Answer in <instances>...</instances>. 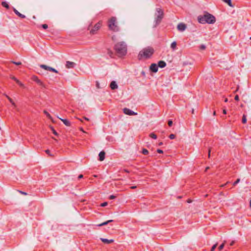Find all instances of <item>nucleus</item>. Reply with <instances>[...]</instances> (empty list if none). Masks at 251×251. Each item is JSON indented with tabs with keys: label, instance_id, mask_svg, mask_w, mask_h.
I'll list each match as a JSON object with an SVG mask.
<instances>
[{
	"label": "nucleus",
	"instance_id": "nucleus-1",
	"mask_svg": "<svg viewBox=\"0 0 251 251\" xmlns=\"http://www.w3.org/2000/svg\"><path fill=\"white\" fill-rule=\"evenodd\" d=\"M114 48L119 56H125L127 53V45L124 41L116 43Z\"/></svg>",
	"mask_w": 251,
	"mask_h": 251
},
{
	"label": "nucleus",
	"instance_id": "nucleus-2",
	"mask_svg": "<svg viewBox=\"0 0 251 251\" xmlns=\"http://www.w3.org/2000/svg\"><path fill=\"white\" fill-rule=\"evenodd\" d=\"M198 21L201 24H213L215 22L216 20L215 17L212 15L207 13L203 16L199 17Z\"/></svg>",
	"mask_w": 251,
	"mask_h": 251
},
{
	"label": "nucleus",
	"instance_id": "nucleus-3",
	"mask_svg": "<svg viewBox=\"0 0 251 251\" xmlns=\"http://www.w3.org/2000/svg\"><path fill=\"white\" fill-rule=\"evenodd\" d=\"M153 52L154 50L152 48L148 47L141 50L138 57L139 60H141L143 57L149 58L152 55Z\"/></svg>",
	"mask_w": 251,
	"mask_h": 251
},
{
	"label": "nucleus",
	"instance_id": "nucleus-4",
	"mask_svg": "<svg viewBox=\"0 0 251 251\" xmlns=\"http://www.w3.org/2000/svg\"><path fill=\"white\" fill-rule=\"evenodd\" d=\"M164 16V12L163 10L161 8H156V12L155 13V25L154 26L156 27L158 25L160 24L162 19Z\"/></svg>",
	"mask_w": 251,
	"mask_h": 251
},
{
	"label": "nucleus",
	"instance_id": "nucleus-5",
	"mask_svg": "<svg viewBox=\"0 0 251 251\" xmlns=\"http://www.w3.org/2000/svg\"><path fill=\"white\" fill-rule=\"evenodd\" d=\"M108 27L110 29L114 31H118V27L117 25L116 17H113L108 21Z\"/></svg>",
	"mask_w": 251,
	"mask_h": 251
},
{
	"label": "nucleus",
	"instance_id": "nucleus-6",
	"mask_svg": "<svg viewBox=\"0 0 251 251\" xmlns=\"http://www.w3.org/2000/svg\"><path fill=\"white\" fill-rule=\"evenodd\" d=\"M124 112L125 114L128 115H137V113L134 112L133 111L127 108H125L124 109Z\"/></svg>",
	"mask_w": 251,
	"mask_h": 251
},
{
	"label": "nucleus",
	"instance_id": "nucleus-7",
	"mask_svg": "<svg viewBox=\"0 0 251 251\" xmlns=\"http://www.w3.org/2000/svg\"><path fill=\"white\" fill-rule=\"evenodd\" d=\"M100 27V23H97L94 27L91 30L90 33L92 34H95L96 32L98 31Z\"/></svg>",
	"mask_w": 251,
	"mask_h": 251
},
{
	"label": "nucleus",
	"instance_id": "nucleus-8",
	"mask_svg": "<svg viewBox=\"0 0 251 251\" xmlns=\"http://www.w3.org/2000/svg\"><path fill=\"white\" fill-rule=\"evenodd\" d=\"M76 66V64L74 62L67 61L66 62L65 66L66 68L72 69L74 68Z\"/></svg>",
	"mask_w": 251,
	"mask_h": 251
},
{
	"label": "nucleus",
	"instance_id": "nucleus-9",
	"mask_svg": "<svg viewBox=\"0 0 251 251\" xmlns=\"http://www.w3.org/2000/svg\"><path fill=\"white\" fill-rule=\"evenodd\" d=\"M186 28V25L185 24L181 23L178 24L177 26V29L180 32L184 31Z\"/></svg>",
	"mask_w": 251,
	"mask_h": 251
},
{
	"label": "nucleus",
	"instance_id": "nucleus-10",
	"mask_svg": "<svg viewBox=\"0 0 251 251\" xmlns=\"http://www.w3.org/2000/svg\"><path fill=\"white\" fill-rule=\"evenodd\" d=\"M32 80L36 82L38 85L42 86L45 87L44 84L41 81V80H40L37 76L34 75L32 76Z\"/></svg>",
	"mask_w": 251,
	"mask_h": 251
},
{
	"label": "nucleus",
	"instance_id": "nucleus-11",
	"mask_svg": "<svg viewBox=\"0 0 251 251\" xmlns=\"http://www.w3.org/2000/svg\"><path fill=\"white\" fill-rule=\"evenodd\" d=\"M150 70L153 73H156L158 71V67L155 63L151 64L150 67Z\"/></svg>",
	"mask_w": 251,
	"mask_h": 251
},
{
	"label": "nucleus",
	"instance_id": "nucleus-12",
	"mask_svg": "<svg viewBox=\"0 0 251 251\" xmlns=\"http://www.w3.org/2000/svg\"><path fill=\"white\" fill-rule=\"evenodd\" d=\"M100 240L104 244H109L114 242L113 239H107L106 238H101Z\"/></svg>",
	"mask_w": 251,
	"mask_h": 251
},
{
	"label": "nucleus",
	"instance_id": "nucleus-13",
	"mask_svg": "<svg viewBox=\"0 0 251 251\" xmlns=\"http://www.w3.org/2000/svg\"><path fill=\"white\" fill-rule=\"evenodd\" d=\"M13 11L14 12L15 14L17 15L18 16L20 17L21 18H25V15L20 13L16 8L14 7H13Z\"/></svg>",
	"mask_w": 251,
	"mask_h": 251
},
{
	"label": "nucleus",
	"instance_id": "nucleus-14",
	"mask_svg": "<svg viewBox=\"0 0 251 251\" xmlns=\"http://www.w3.org/2000/svg\"><path fill=\"white\" fill-rule=\"evenodd\" d=\"M105 153L104 151H101L99 154V160L100 161H103L105 158Z\"/></svg>",
	"mask_w": 251,
	"mask_h": 251
},
{
	"label": "nucleus",
	"instance_id": "nucleus-15",
	"mask_svg": "<svg viewBox=\"0 0 251 251\" xmlns=\"http://www.w3.org/2000/svg\"><path fill=\"white\" fill-rule=\"evenodd\" d=\"M110 87L112 90H115L118 88V85L115 81H112L110 83Z\"/></svg>",
	"mask_w": 251,
	"mask_h": 251
},
{
	"label": "nucleus",
	"instance_id": "nucleus-16",
	"mask_svg": "<svg viewBox=\"0 0 251 251\" xmlns=\"http://www.w3.org/2000/svg\"><path fill=\"white\" fill-rule=\"evenodd\" d=\"M157 66L158 67H160L161 68H163L166 66V63L164 61H159L158 62Z\"/></svg>",
	"mask_w": 251,
	"mask_h": 251
},
{
	"label": "nucleus",
	"instance_id": "nucleus-17",
	"mask_svg": "<svg viewBox=\"0 0 251 251\" xmlns=\"http://www.w3.org/2000/svg\"><path fill=\"white\" fill-rule=\"evenodd\" d=\"M63 123V124L66 126H71V122L67 119H60Z\"/></svg>",
	"mask_w": 251,
	"mask_h": 251
},
{
	"label": "nucleus",
	"instance_id": "nucleus-18",
	"mask_svg": "<svg viewBox=\"0 0 251 251\" xmlns=\"http://www.w3.org/2000/svg\"><path fill=\"white\" fill-rule=\"evenodd\" d=\"M113 221L112 220H108L106 222H103L100 224H99L98 225V226H105V225H107L108 224L113 222Z\"/></svg>",
	"mask_w": 251,
	"mask_h": 251
},
{
	"label": "nucleus",
	"instance_id": "nucleus-19",
	"mask_svg": "<svg viewBox=\"0 0 251 251\" xmlns=\"http://www.w3.org/2000/svg\"><path fill=\"white\" fill-rule=\"evenodd\" d=\"M40 68H41L45 70L49 71H50V69L51 67H50V66H47V65H44V64L40 65Z\"/></svg>",
	"mask_w": 251,
	"mask_h": 251
},
{
	"label": "nucleus",
	"instance_id": "nucleus-20",
	"mask_svg": "<svg viewBox=\"0 0 251 251\" xmlns=\"http://www.w3.org/2000/svg\"><path fill=\"white\" fill-rule=\"evenodd\" d=\"M225 3H227L229 6L233 7V5L232 4L231 0H222Z\"/></svg>",
	"mask_w": 251,
	"mask_h": 251
},
{
	"label": "nucleus",
	"instance_id": "nucleus-21",
	"mask_svg": "<svg viewBox=\"0 0 251 251\" xmlns=\"http://www.w3.org/2000/svg\"><path fill=\"white\" fill-rule=\"evenodd\" d=\"M1 5L3 7H5L7 9L9 8V6L8 3L6 1H2L1 2Z\"/></svg>",
	"mask_w": 251,
	"mask_h": 251
},
{
	"label": "nucleus",
	"instance_id": "nucleus-22",
	"mask_svg": "<svg viewBox=\"0 0 251 251\" xmlns=\"http://www.w3.org/2000/svg\"><path fill=\"white\" fill-rule=\"evenodd\" d=\"M176 41H174L171 44V48L173 50H175L176 49Z\"/></svg>",
	"mask_w": 251,
	"mask_h": 251
},
{
	"label": "nucleus",
	"instance_id": "nucleus-23",
	"mask_svg": "<svg viewBox=\"0 0 251 251\" xmlns=\"http://www.w3.org/2000/svg\"><path fill=\"white\" fill-rule=\"evenodd\" d=\"M11 79L15 80L20 85H23L22 83L15 76H12Z\"/></svg>",
	"mask_w": 251,
	"mask_h": 251
},
{
	"label": "nucleus",
	"instance_id": "nucleus-24",
	"mask_svg": "<svg viewBox=\"0 0 251 251\" xmlns=\"http://www.w3.org/2000/svg\"><path fill=\"white\" fill-rule=\"evenodd\" d=\"M4 95L5 96V97L8 99V100H9V101L10 102V103H11L13 105H15V103L14 102L13 100H12V99L11 98H10L8 96H7V95L6 94H4Z\"/></svg>",
	"mask_w": 251,
	"mask_h": 251
},
{
	"label": "nucleus",
	"instance_id": "nucleus-25",
	"mask_svg": "<svg viewBox=\"0 0 251 251\" xmlns=\"http://www.w3.org/2000/svg\"><path fill=\"white\" fill-rule=\"evenodd\" d=\"M150 137L154 139H156L157 138L156 135L153 132L150 134Z\"/></svg>",
	"mask_w": 251,
	"mask_h": 251
},
{
	"label": "nucleus",
	"instance_id": "nucleus-26",
	"mask_svg": "<svg viewBox=\"0 0 251 251\" xmlns=\"http://www.w3.org/2000/svg\"><path fill=\"white\" fill-rule=\"evenodd\" d=\"M142 153L143 154L146 155V154H148L149 151L147 149H143L142 150Z\"/></svg>",
	"mask_w": 251,
	"mask_h": 251
},
{
	"label": "nucleus",
	"instance_id": "nucleus-27",
	"mask_svg": "<svg viewBox=\"0 0 251 251\" xmlns=\"http://www.w3.org/2000/svg\"><path fill=\"white\" fill-rule=\"evenodd\" d=\"M50 71L55 73L56 74L58 73V72L57 70H56V69H55L54 68H52V67H50Z\"/></svg>",
	"mask_w": 251,
	"mask_h": 251
},
{
	"label": "nucleus",
	"instance_id": "nucleus-28",
	"mask_svg": "<svg viewBox=\"0 0 251 251\" xmlns=\"http://www.w3.org/2000/svg\"><path fill=\"white\" fill-rule=\"evenodd\" d=\"M242 122L243 124H245L247 122L246 116L245 115L243 116Z\"/></svg>",
	"mask_w": 251,
	"mask_h": 251
},
{
	"label": "nucleus",
	"instance_id": "nucleus-29",
	"mask_svg": "<svg viewBox=\"0 0 251 251\" xmlns=\"http://www.w3.org/2000/svg\"><path fill=\"white\" fill-rule=\"evenodd\" d=\"M206 48V46L204 44H201L200 46V49L201 50H204Z\"/></svg>",
	"mask_w": 251,
	"mask_h": 251
},
{
	"label": "nucleus",
	"instance_id": "nucleus-30",
	"mask_svg": "<svg viewBox=\"0 0 251 251\" xmlns=\"http://www.w3.org/2000/svg\"><path fill=\"white\" fill-rule=\"evenodd\" d=\"M224 244L223 243L222 244H221L218 248V250L219 251H221L224 248Z\"/></svg>",
	"mask_w": 251,
	"mask_h": 251
},
{
	"label": "nucleus",
	"instance_id": "nucleus-31",
	"mask_svg": "<svg viewBox=\"0 0 251 251\" xmlns=\"http://www.w3.org/2000/svg\"><path fill=\"white\" fill-rule=\"evenodd\" d=\"M12 63H13L14 64L16 65H20L22 64L21 62L12 61Z\"/></svg>",
	"mask_w": 251,
	"mask_h": 251
},
{
	"label": "nucleus",
	"instance_id": "nucleus-32",
	"mask_svg": "<svg viewBox=\"0 0 251 251\" xmlns=\"http://www.w3.org/2000/svg\"><path fill=\"white\" fill-rule=\"evenodd\" d=\"M240 181V179L239 178H238L233 184V185L234 186L236 185V184H237Z\"/></svg>",
	"mask_w": 251,
	"mask_h": 251
},
{
	"label": "nucleus",
	"instance_id": "nucleus-33",
	"mask_svg": "<svg viewBox=\"0 0 251 251\" xmlns=\"http://www.w3.org/2000/svg\"><path fill=\"white\" fill-rule=\"evenodd\" d=\"M217 244H216L214 245L212 247V248H211V249L210 251H214L215 250V249H216V247H217Z\"/></svg>",
	"mask_w": 251,
	"mask_h": 251
},
{
	"label": "nucleus",
	"instance_id": "nucleus-34",
	"mask_svg": "<svg viewBox=\"0 0 251 251\" xmlns=\"http://www.w3.org/2000/svg\"><path fill=\"white\" fill-rule=\"evenodd\" d=\"M41 26L44 29H47L48 27V25L47 24H43Z\"/></svg>",
	"mask_w": 251,
	"mask_h": 251
},
{
	"label": "nucleus",
	"instance_id": "nucleus-35",
	"mask_svg": "<svg viewBox=\"0 0 251 251\" xmlns=\"http://www.w3.org/2000/svg\"><path fill=\"white\" fill-rule=\"evenodd\" d=\"M168 125L169 126H171L173 125V121L172 120H169L168 121Z\"/></svg>",
	"mask_w": 251,
	"mask_h": 251
},
{
	"label": "nucleus",
	"instance_id": "nucleus-36",
	"mask_svg": "<svg viewBox=\"0 0 251 251\" xmlns=\"http://www.w3.org/2000/svg\"><path fill=\"white\" fill-rule=\"evenodd\" d=\"M169 138L171 139H174L175 138V135L174 134H171L169 135Z\"/></svg>",
	"mask_w": 251,
	"mask_h": 251
},
{
	"label": "nucleus",
	"instance_id": "nucleus-37",
	"mask_svg": "<svg viewBox=\"0 0 251 251\" xmlns=\"http://www.w3.org/2000/svg\"><path fill=\"white\" fill-rule=\"evenodd\" d=\"M107 204H108V203L107 202H104L101 203L100 206L102 207H104V206H106V205H107Z\"/></svg>",
	"mask_w": 251,
	"mask_h": 251
},
{
	"label": "nucleus",
	"instance_id": "nucleus-38",
	"mask_svg": "<svg viewBox=\"0 0 251 251\" xmlns=\"http://www.w3.org/2000/svg\"><path fill=\"white\" fill-rule=\"evenodd\" d=\"M116 197L115 196H114V195H110V196H109V199L110 200H113V199H115V198H116Z\"/></svg>",
	"mask_w": 251,
	"mask_h": 251
},
{
	"label": "nucleus",
	"instance_id": "nucleus-39",
	"mask_svg": "<svg viewBox=\"0 0 251 251\" xmlns=\"http://www.w3.org/2000/svg\"><path fill=\"white\" fill-rule=\"evenodd\" d=\"M46 153L49 154L50 156H52V154H50V151L49 150H47L45 151Z\"/></svg>",
	"mask_w": 251,
	"mask_h": 251
},
{
	"label": "nucleus",
	"instance_id": "nucleus-40",
	"mask_svg": "<svg viewBox=\"0 0 251 251\" xmlns=\"http://www.w3.org/2000/svg\"><path fill=\"white\" fill-rule=\"evenodd\" d=\"M156 151L159 153H163V151L161 149H157Z\"/></svg>",
	"mask_w": 251,
	"mask_h": 251
},
{
	"label": "nucleus",
	"instance_id": "nucleus-41",
	"mask_svg": "<svg viewBox=\"0 0 251 251\" xmlns=\"http://www.w3.org/2000/svg\"><path fill=\"white\" fill-rule=\"evenodd\" d=\"M96 87L97 88H100V83L98 81H96Z\"/></svg>",
	"mask_w": 251,
	"mask_h": 251
},
{
	"label": "nucleus",
	"instance_id": "nucleus-42",
	"mask_svg": "<svg viewBox=\"0 0 251 251\" xmlns=\"http://www.w3.org/2000/svg\"><path fill=\"white\" fill-rule=\"evenodd\" d=\"M234 99H235V100H239V96H238V95H236V96H235Z\"/></svg>",
	"mask_w": 251,
	"mask_h": 251
},
{
	"label": "nucleus",
	"instance_id": "nucleus-43",
	"mask_svg": "<svg viewBox=\"0 0 251 251\" xmlns=\"http://www.w3.org/2000/svg\"><path fill=\"white\" fill-rule=\"evenodd\" d=\"M44 113L47 115V116H48V117H50V114L48 112L45 111Z\"/></svg>",
	"mask_w": 251,
	"mask_h": 251
},
{
	"label": "nucleus",
	"instance_id": "nucleus-44",
	"mask_svg": "<svg viewBox=\"0 0 251 251\" xmlns=\"http://www.w3.org/2000/svg\"><path fill=\"white\" fill-rule=\"evenodd\" d=\"M19 192L23 195H27V193L25 192H23V191H19Z\"/></svg>",
	"mask_w": 251,
	"mask_h": 251
},
{
	"label": "nucleus",
	"instance_id": "nucleus-45",
	"mask_svg": "<svg viewBox=\"0 0 251 251\" xmlns=\"http://www.w3.org/2000/svg\"><path fill=\"white\" fill-rule=\"evenodd\" d=\"M83 177V176L82 175H79L78 176V179L82 178Z\"/></svg>",
	"mask_w": 251,
	"mask_h": 251
},
{
	"label": "nucleus",
	"instance_id": "nucleus-46",
	"mask_svg": "<svg viewBox=\"0 0 251 251\" xmlns=\"http://www.w3.org/2000/svg\"><path fill=\"white\" fill-rule=\"evenodd\" d=\"M108 53L109 54L110 56H111V54H112V51L111 50H108Z\"/></svg>",
	"mask_w": 251,
	"mask_h": 251
},
{
	"label": "nucleus",
	"instance_id": "nucleus-47",
	"mask_svg": "<svg viewBox=\"0 0 251 251\" xmlns=\"http://www.w3.org/2000/svg\"><path fill=\"white\" fill-rule=\"evenodd\" d=\"M53 134H54V135H57V132H56V131L55 130H53Z\"/></svg>",
	"mask_w": 251,
	"mask_h": 251
},
{
	"label": "nucleus",
	"instance_id": "nucleus-48",
	"mask_svg": "<svg viewBox=\"0 0 251 251\" xmlns=\"http://www.w3.org/2000/svg\"><path fill=\"white\" fill-rule=\"evenodd\" d=\"M136 187H137L136 186H132L130 188H131V189H133L136 188Z\"/></svg>",
	"mask_w": 251,
	"mask_h": 251
},
{
	"label": "nucleus",
	"instance_id": "nucleus-49",
	"mask_svg": "<svg viewBox=\"0 0 251 251\" xmlns=\"http://www.w3.org/2000/svg\"><path fill=\"white\" fill-rule=\"evenodd\" d=\"M223 113L225 114H226V109H223Z\"/></svg>",
	"mask_w": 251,
	"mask_h": 251
},
{
	"label": "nucleus",
	"instance_id": "nucleus-50",
	"mask_svg": "<svg viewBox=\"0 0 251 251\" xmlns=\"http://www.w3.org/2000/svg\"><path fill=\"white\" fill-rule=\"evenodd\" d=\"M83 119H85V120H87V121H89V119L88 118H87V117H84Z\"/></svg>",
	"mask_w": 251,
	"mask_h": 251
},
{
	"label": "nucleus",
	"instance_id": "nucleus-51",
	"mask_svg": "<svg viewBox=\"0 0 251 251\" xmlns=\"http://www.w3.org/2000/svg\"><path fill=\"white\" fill-rule=\"evenodd\" d=\"M210 150H209V151H208V156H209V157H210Z\"/></svg>",
	"mask_w": 251,
	"mask_h": 251
},
{
	"label": "nucleus",
	"instance_id": "nucleus-52",
	"mask_svg": "<svg viewBox=\"0 0 251 251\" xmlns=\"http://www.w3.org/2000/svg\"><path fill=\"white\" fill-rule=\"evenodd\" d=\"M234 244V242L233 241H232L230 244V246H232Z\"/></svg>",
	"mask_w": 251,
	"mask_h": 251
},
{
	"label": "nucleus",
	"instance_id": "nucleus-53",
	"mask_svg": "<svg viewBox=\"0 0 251 251\" xmlns=\"http://www.w3.org/2000/svg\"><path fill=\"white\" fill-rule=\"evenodd\" d=\"M124 171H125V172H126V173H129V171H128L127 170H126V169H125Z\"/></svg>",
	"mask_w": 251,
	"mask_h": 251
},
{
	"label": "nucleus",
	"instance_id": "nucleus-54",
	"mask_svg": "<svg viewBox=\"0 0 251 251\" xmlns=\"http://www.w3.org/2000/svg\"><path fill=\"white\" fill-rule=\"evenodd\" d=\"M141 73H142V74L143 75H145V72H144V71H142Z\"/></svg>",
	"mask_w": 251,
	"mask_h": 251
},
{
	"label": "nucleus",
	"instance_id": "nucleus-55",
	"mask_svg": "<svg viewBox=\"0 0 251 251\" xmlns=\"http://www.w3.org/2000/svg\"><path fill=\"white\" fill-rule=\"evenodd\" d=\"M163 145V143H162V142H160V143H159V146H161V145Z\"/></svg>",
	"mask_w": 251,
	"mask_h": 251
},
{
	"label": "nucleus",
	"instance_id": "nucleus-56",
	"mask_svg": "<svg viewBox=\"0 0 251 251\" xmlns=\"http://www.w3.org/2000/svg\"><path fill=\"white\" fill-rule=\"evenodd\" d=\"M228 100V99L227 98H226L225 100V102H227Z\"/></svg>",
	"mask_w": 251,
	"mask_h": 251
},
{
	"label": "nucleus",
	"instance_id": "nucleus-57",
	"mask_svg": "<svg viewBox=\"0 0 251 251\" xmlns=\"http://www.w3.org/2000/svg\"><path fill=\"white\" fill-rule=\"evenodd\" d=\"M194 110L192 109V113H194Z\"/></svg>",
	"mask_w": 251,
	"mask_h": 251
},
{
	"label": "nucleus",
	"instance_id": "nucleus-58",
	"mask_svg": "<svg viewBox=\"0 0 251 251\" xmlns=\"http://www.w3.org/2000/svg\"><path fill=\"white\" fill-rule=\"evenodd\" d=\"M250 206L251 207V201H250Z\"/></svg>",
	"mask_w": 251,
	"mask_h": 251
},
{
	"label": "nucleus",
	"instance_id": "nucleus-59",
	"mask_svg": "<svg viewBox=\"0 0 251 251\" xmlns=\"http://www.w3.org/2000/svg\"><path fill=\"white\" fill-rule=\"evenodd\" d=\"M81 130H82V131L84 132V131H83V129L82 128H81Z\"/></svg>",
	"mask_w": 251,
	"mask_h": 251
},
{
	"label": "nucleus",
	"instance_id": "nucleus-60",
	"mask_svg": "<svg viewBox=\"0 0 251 251\" xmlns=\"http://www.w3.org/2000/svg\"><path fill=\"white\" fill-rule=\"evenodd\" d=\"M250 39L251 40V36L250 37Z\"/></svg>",
	"mask_w": 251,
	"mask_h": 251
}]
</instances>
